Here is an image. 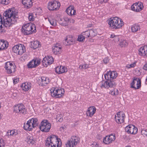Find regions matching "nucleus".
I'll return each instance as SVG.
<instances>
[{"label": "nucleus", "instance_id": "obj_23", "mask_svg": "<svg viewBox=\"0 0 147 147\" xmlns=\"http://www.w3.org/2000/svg\"><path fill=\"white\" fill-rule=\"evenodd\" d=\"M64 44L65 45H72L74 43V39L71 36H69L65 39L63 42Z\"/></svg>", "mask_w": 147, "mask_h": 147}, {"label": "nucleus", "instance_id": "obj_13", "mask_svg": "<svg viewBox=\"0 0 147 147\" xmlns=\"http://www.w3.org/2000/svg\"><path fill=\"white\" fill-rule=\"evenodd\" d=\"M125 117V115L123 112L121 111L117 112L115 115V119L117 123L121 124L124 122Z\"/></svg>", "mask_w": 147, "mask_h": 147}, {"label": "nucleus", "instance_id": "obj_6", "mask_svg": "<svg viewBox=\"0 0 147 147\" xmlns=\"http://www.w3.org/2000/svg\"><path fill=\"white\" fill-rule=\"evenodd\" d=\"M4 68L7 73L8 74L13 75L16 71V66L9 61L5 63Z\"/></svg>", "mask_w": 147, "mask_h": 147}, {"label": "nucleus", "instance_id": "obj_41", "mask_svg": "<svg viewBox=\"0 0 147 147\" xmlns=\"http://www.w3.org/2000/svg\"><path fill=\"white\" fill-rule=\"evenodd\" d=\"M85 38V36L83 35V32H82L81 35L78 36V40L79 41H82Z\"/></svg>", "mask_w": 147, "mask_h": 147}, {"label": "nucleus", "instance_id": "obj_45", "mask_svg": "<svg viewBox=\"0 0 147 147\" xmlns=\"http://www.w3.org/2000/svg\"><path fill=\"white\" fill-rule=\"evenodd\" d=\"M141 133L144 136H147V130H142L141 131Z\"/></svg>", "mask_w": 147, "mask_h": 147}, {"label": "nucleus", "instance_id": "obj_46", "mask_svg": "<svg viewBox=\"0 0 147 147\" xmlns=\"http://www.w3.org/2000/svg\"><path fill=\"white\" fill-rule=\"evenodd\" d=\"M61 66L57 67L55 69V72L58 74H60Z\"/></svg>", "mask_w": 147, "mask_h": 147}, {"label": "nucleus", "instance_id": "obj_21", "mask_svg": "<svg viewBox=\"0 0 147 147\" xmlns=\"http://www.w3.org/2000/svg\"><path fill=\"white\" fill-rule=\"evenodd\" d=\"M74 20L73 19H69L67 18H65L64 19H61L59 22L61 25L63 26H65L69 23H70L71 22L72 23H74Z\"/></svg>", "mask_w": 147, "mask_h": 147}, {"label": "nucleus", "instance_id": "obj_34", "mask_svg": "<svg viewBox=\"0 0 147 147\" xmlns=\"http://www.w3.org/2000/svg\"><path fill=\"white\" fill-rule=\"evenodd\" d=\"M140 26L137 24L133 25L131 27L132 31L133 32H137L140 30Z\"/></svg>", "mask_w": 147, "mask_h": 147}, {"label": "nucleus", "instance_id": "obj_53", "mask_svg": "<svg viewBox=\"0 0 147 147\" xmlns=\"http://www.w3.org/2000/svg\"><path fill=\"white\" fill-rule=\"evenodd\" d=\"M110 38H118V36H116L114 34H113L111 35Z\"/></svg>", "mask_w": 147, "mask_h": 147}, {"label": "nucleus", "instance_id": "obj_56", "mask_svg": "<svg viewBox=\"0 0 147 147\" xmlns=\"http://www.w3.org/2000/svg\"><path fill=\"white\" fill-rule=\"evenodd\" d=\"M61 118V116H60V115H58L57 117V119L58 121V119H60Z\"/></svg>", "mask_w": 147, "mask_h": 147}, {"label": "nucleus", "instance_id": "obj_64", "mask_svg": "<svg viewBox=\"0 0 147 147\" xmlns=\"http://www.w3.org/2000/svg\"><path fill=\"white\" fill-rule=\"evenodd\" d=\"M62 90H63V92H64V91H63V89H62Z\"/></svg>", "mask_w": 147, "mask_h": 147}, {"label": "nucleus", "instance_id": "obj_17", "mask_svg": "<svg viewBox=\"0 0 147 147\" xmlns=\"http://www.w3.org/2000/svg\"><path fill=\"white\" fill-rule=\"evenodd\" d=\"M97 33L96 30L90 29L83 32V35L85 36L86 38H92L95 36Z\"/></svg>", "mask_w": 147, "mask_h": 147}, {"label": "nucleus", "instance_id": "obj_8", "mask_svg": "<svg viewBox=\"0 0 147 147\" xmlns=\"http://www.w3.org/2000/svg\"><path fill=\"white\" fill-rule=\"evenodd\" d=\"M117 76V73L116 71H107V73L104 75L105 79L109 82H112L115 81L114 79H115Z\"/></svg>", "mask_w": 147, "mask_h": 147}, {"label": "nucleus", "instance_id": "obj_58", "mask_svg": "<svg viewBox=\"0 0 147 147\" xmlns=\"http://www.w3.org/2000/svg\"><path fill=\"white\" fill-rule=\"evenodd\" d=\"M114 39H115V40L117 41H119V40L118 36V38H114Z\"/></svg>", "mask_w": 147, "mask_h": 147}, {"label": "nucleus", "instance_id": "obj_51", "mask_svg": "<svg viewBox=\"0 0 147 147\" xmlns=\"http://www.w3.org/2000/svg\"><path fill=\"white\" fill-rule=\"evenodd\" d=\"M27 66L29 68H35L32 65V64H30V62L27 64Z\"/></svg>", "mask_w": 147, "mask_h": 147}, {"label": "nucleus", "instance_id": "obj_18", "mask_svg": "<svg viewBox=\"0 0 147 147\" xmlns=\"http://www.w3.org/2000/svg\"><path fill=\"white\" fill-rule=\"evenodd\" d=\"M101 88H108L109 87H113L115 86L116 85V83L115 81H112V82H109L106 80L103 82H102L100 83Z\"/></svg>", "mask_w": 147, "mask_h": 147}, {"label": "nucleus", "instance_id": "obj_31", "mask_svg": "<svg viewBox=\"0 0 147 147\" xmlns=\"http://www.w3.org/2000/svg\"><path fill=\"white\" fill-rule=\"evenodd\" d=\"M22 89L25 91H27L30 89V86L28 83H24L22 84L21 86Z\"/></svg>", "mask_w": 147, "mask_h": 147}, {"label": "nucleus", "instance_id": "obj_42", "mask_svg": "<svg viewBox=\"0 0 147 147\" xmlns=\"http://www.w3.org/2000/svg\"><path fill=\"white\" fill-rule=\"evenodd\" d=\"M47 58L48 61V63L51 65L52 64L54 61V59L53 57L50 56H47Z\"/></svg>", "mask_w": 147, "mask_h": 147}, {"label": "nucleus", "instance_id": "obj_14", "mask_svg": "<svg viewBox=\"0 0 147 147\" xmlns=\"http://www.w3.org/2000/svg\"><path fill=\"white\" fill-rule=\"evenodd\" d=\"M50 91L52 96L55 97L56 98H59L61 97L63 94L61 89L53 88H52Z\"/></svg>", "mask_w": 147, "mask_h": 147}, {"label": "nucleus", "instance_id": "obj_32", "mask_svg": "<svg viewBox=\"0 0 147 147\" xmlns=\"http://www.w3.org/2000/svg\"><path fill=\"white\" fill-rule=\"evenodd\" d=\"M26 141L29 144H33L35 142V141L34 140L33 137L30 136L27 137Z\"/></svg>", "mask_w": 147, "mask_h": 147}, {"label": "nucleus", "instance_id": "obj_54", "mask_svg": "<svg viewBox=\"0 0 147 147\" xmlns=\"http://www.w3.org/2000/svg\"><path fill=\"white\" fill-rule=\"evenodd\" d=\"M83 69H86L89 67V65L87 64H84L83 65Z\"/></svg>", "mask_w": 147, "mask_h": 147}, {"label": "nucleus", "instance_id": "obj_63", "mask_svg": "<svg viewBox=\"0 0 147 147\" xmlns=\"http://www.w3.org/2000/svg\"><path fill=\"white\" fill-rule=\"evenodd\" d=\"M125 147H131L130 146H126Z\"/></svg>", "mask_w": 147, "mask_h": 147}, {"label": "nucleus", "instance_id": "obj_37", "mask_svg": "<svg viewBox=\"0 0 147 147\" xmlns=\"http://www.w3.org/2000/svg\"><path fill=\"white\" fill-rule=\"evenodd\" d=\"M110 140L109 138L108 137V136H107L104 138L103 142L105 144H109L111 143Z\"/></svg>", "mask_w": 147, "mask_h": 147}, {"label": "nucleus", "instance_id": "obj_29", "mask_svg": "<svg viewBox=\"0 0 147 147\" xmlns=\"http://www.w3.org/2000/svg\"><path fill=\"white\" fill-rule=\"evenodd\" d=\"M41 61V60L40 59H33L30 62V64H32V65L35 68L40 64Z\"/></svg>", "mask_w": 147, "mask_h": 147}, {"label": "nucleus", "instance_id": "obj_15", "mask_svg": "<svg viewBox=\"0 0 147 147\" xmlns=\"http://www.w3.org/2000/svg\"><path fill=\"white\" fill-rule=\"evenodd\" d=\"M141 87V81L138 78H134L131 84V87L135 89H138Z\"/></svg>", "mask_w": 147, "mask_h": 147}, {"label": "nucleus", "instance_id": "obj_16", "mask_svg": "<svg viewBox=\"0 0 147 147\" xmlns=\"http://www.w3.org/2000/svg\"><path fill=\"white\" fill-rule=\"evenodd\" d=\"M126 132L127 133L135 134L138 132L137 128L133 125H129L125 128Z\"/></svg>", "mask_w": 147, "mask_h": 147}, {"label": "nucleus", "instance_id": "obj_22", "mask_svg": "<svg viewBox=\"0 0 147 147\" xmlns=\"http://www.w3.org/2000/svg\"><path fill=\"white\" fill-rule=\"evenodd\" d=\"M139 55L144 57H147V45L144 46L139 49Z\"/></svg>", "mask_w": 147, "mask_h": 147}, {"label": "nucleus", "instance_id": "obj_27", "mask_svg": "<svg viewBox=\"0 0 147 147\" xmlns=\"http://www.w3.org/2000/svg\"><path fill=\"white\" fill-rule=\"evenodd\" d=\"M41 81L40 82V84L41 86H46L50 82L49 79L46 77H42L40 78Z\"/></svg>", "mask_w": 147, "mask_h": 147}, {"label": "nucleus", "instance_id": "obj_47", "mask_svg": "<svg viewBox=\"0 0 147 147\" xmlns=\"http://www.w3.org/2000/svg\"><path fill=\"white\" fill-rule=\"evenodd\" d=\"M61 72H60V74L63 73L66 71V69H65V67H63L61 66Z\"/></svg>", "mask_w": 147, "mask_h": 147}, {"label": "nucleus", "instance_id": "obj_60", "mask_svg": "<svg viewBox=\"0 0 147 147\" xmlns=\"http://www.w3.org/2000/svg\"><path fill=\"white\" fill-rule=\"evenodd\" d=\"M79 68L80 69H83V65H80L79 67Z\"/></svg>", "mask_w": 147, "mask_h": 147}, {"label": "nucleus", "instance_id": "obj_50", "mask_svg": "<svg viewBox=\"0 0 147 147\" xmlns=\"http://www.w3.org/2000/svg\"><path fill=\"white\" fill-rule=\"evenodd\" d=\"M4 145L5 144L3 140L2 139H0V147H3Z\"/></svg>", "mask_w": 147, "mask_h": 147}, {"label": "nucleus", "instance_id": "obj_5", "mask_svg": "<svg viewBox=\"0 0 147 147\" xmlns=\"http://www.w3.org/2000/svg\"><path fill=\"white\" fill-rule=\"evenodd\" d=\"M38 124V119L36 118H32L30 119L26 123H24V129L26 130L30 131L32 129L37 126Z\"/></svg>", "mask_w": 147, "mask_h": 147}, {"label": "nucleus", "instance_id": "obj_38", "mask_svg": "<svg viewBox=\"0 0 147 147\" xmlns=\"http://www.w3.org/2000/svg\"><path fill=\"white\" fill-rule=\"evenodd\" d=\"M118 90L117 89H114L113 90H110L109 94L113 96L117 95L118 94Z\"/></svg>", "mask_w": 147, "mask_h": 147}, {"label": "nucleus", "instance_id": "obj_40", "mask_svg": "<svg viewBox=\"0 0 147 147\" xmlns=\"http://www.w3.org/2000/svg\"><path fill=\"white\" fill-rule=\"evenodd\" d=\"M107 136L109 138L111 143L114 141L115 139V136L114 134H112Z\"/></svg>", "mask_w": 147, "mask_h": 147}, {"label": "nucleus", "instance_id": "obj_30", "mask_svg": "<svg viewBox=\"0 0 147 147\" xmlns=\"http://www.w3.org/2000/svg\"><path fill=\"white\" fill-rule=\"evenodd\" d=\"M18 132L17 130L13 129L11 130H9L7 132L6 135L7 136H15L18 135Z\"/></svg>", "mask_w": 147, "mask_h": 147}, {"label": "nucleus", "instance_id": "obj_33", "mask_svg": "<svg viewBox=\"0 0 147 147\" xmlns=\"http://www.w3.org/2000/svg\"><path fill=\"white\" fill-rule=\"evenodd\" d=\"M40 42L38 41H33L31 44V47L34 49H35L39 47Z\"/></svg>", "mask_w": 147, "mask_h": 147}, {"label": "nucleus", "instance_id": "obj_11", "mask_svg": "<svg viewBox=\"0 0 147 147\" xmlns=\"http://www.w3.org/2000/svg\"><path fill=\"white\" fill-rule=\"evenodd\" d=\"M79 139L76 136H73L68 140L65 144L66 147H74L79 142Z\"/></svg>", "mask_w": 147, "mask_h": 147}, {"label": "nucleus", "instance_id": "obj_55", "mask_svg": "<svg viewBox=\"0 0 147 147\" xmlns=\"http://www.w3.org/2000/svg\"><path fill=\"white\" fill-rule=\"evenodd\" d=\"M143 69L144 70L147 71V63L144 65Z\"/></svg>", "mask_w": 147, "mask_h": 147}, {"label": "nucleus", "instance_id": "obj_10", "mask_svg": "<svg viewBox=\"0 0 147 147\" xmlns=\"http://www.w3.org/2000/svg\"><path fill=\"white\" fill-rule=\"evenodd\" d=\"M51 126V124L48 122V120H44L41 122L39 127L42 131L48 132L50 130Z\"/></svg>", "mask_w": 147, "mask_h": 147}, {"label": "nucleus", "instance_id": "obj_49", "mask_svg": "<svg viewBox=\"0 0 147 147\" xmlns=\"http://www.w3.org/2000/svg\"><path fill=\"white\" fill-rule=\"evenodd\" d=\"M103 62L105 64H107L108 63H109V59L107 57H106L105 58V59L103 60Z\"/></svg>", "mask_w": 147, "mask_h": 147}, {"label": "nucleus", "instance_id": "obj_7", "mask_svg": "<svg viewBox=\"0 0 147 147\" xmlns=\"http://www.w3.org/2000/svg\"><path fill=\"white\" fill-rule=\"evenodd\" d=\"M14 53L18 55H21L26 51L24 45L21 44L14 46L12 49Z\"/></svg>", "mask_w": 147, "mask_h": 147}, {"label": "nucleus", "instance_id": "obj_26", "mask_svg": "<svg viewBox=\"0 0 147 147\" xmlns=\"http://www.w3.org/2000/svg\"><path fill=\"white\" fill-rule=\"evenodd\" d=\"M8 45L7 41L1 40L0 41V51L6 49L8 47Z\"/></svg>", "mask_w": 147, "mask_h": 147}, {"label": "nucleus", "instance_id": "obj_25", "mask_svg": "<svg viewBox=\"0 0 147 147\" xmlns=\"http://www.w3.org/2000/svg\"><path fill=\"white\" fill-rule=\"evenodd\" d=\"M74 8L73 6H70L66 9V12L69 16L75 15L76 14V11Z\"/></svg>", "mask_w": 147, "mask_h": 147}, {"label": "nucleus", "instance_id": "obj_39", "mask_svg": "<svg viewBox=\"0 0 147 147\" xmlns=\"http://www.w3.org/2000/svg\"><path fill=\"white\" fill-rule=\"evenodd\" d=\"M48 19L49 21L52 25L55 26L57 25V22L56 20L49 18H48Z\"/></svg>", "mask_w": 147, "mask_h": 147}, {"label": "nucleus", "instance_id": "obj_4", "mask_svg": "<svg viewBox=\"0 0 147 147\" xmlns=\"http://www.w3.org/2000/svg\"><path fill=\"white\" fill-rule=\"evenodd\" d=\"M36 31V27L34 24L28 23L25 24L22 27V32L24 35H29Z\"/></svg>", "mask_w": 147, "mask_h": 147}, {"label": "nucleus", "instance_id": "obj_1", "mask_svg": "<svg viewBox=\"0 0 147 147\" xmlns=\"http://www.w3.org/2000/svg\"><path fill=\"white\" fill-rule=\"evenodd\" d=\"M3 20L0 14V30L2 28V25L6 27H9L12 25L16 23L18 19V16L16 12L9 9L6 11L4 13Z\"/></svg>", "mask_w": 147, "mask_h": 147}, {"label": "nucleus", "instance_id": "obj_36", "mask_svg": "<svg viewBox=\"0 0 147 147\" xmlns=\"http://www.w3.org/2000/svg\"><path fill=\"white\" fill-rule=\"evenodd\" d=\"M128 44V42L127 40H123L121 41L119 44V45L121 47H125Z\"/></svg>", "mask_w": 147, "mask_h": 147}, {"label": "nucleus", "instance_id": "obj_28", "mask_svg": "<svg viewBox=\"0 0 147 147\" xmlns=\"http://www.w3.org/2000/svg\"><path fill=\"white\" fill-rule=\"evenodd\" d=\"M22 3L25 5L27 8L31 7L32 5V0H22Z\"/></svg>", "mask_w": 147, "mask_h": 147}, {"label": "nucleus", "instance_id": "obj_43", "mask_svg": "<svg viewBox=\"0 0 147 147\" xmlns=\"http://www.w3.org/2000/svg\"><path fill=\"white\" fill-rule=\"evenodd\" d=\"M9 0H0V4H2L5 5L9 4Z\"/></svg>", "mask_w": 147, "mask_h": 147}, {"label": "nucleus", "instance_id": "obj_24", "mask_svg": "<svg viewBox=\"0 0 147 147\" xmlns=\"http://www.w3.org/2000/svg\"><path fill=\"white\" fill-rule=\"evenodd\" d=\"M96 108L94 106L90 107L86 111V115L90 117H92L95 113Z\"/></svg>", "mask_w": 147, "mask_h": 147}, {"label": "nucleus", "instance_id": "obj_57", "mask_svg": "<svg viewBox=\"0 0 147 147\" xmlns=\"http://www.w3.org/2000/svg\"><path fill=\"white\" fill-rule=\"evenodd\" d=\"M92 144L93 145H95L94 146H93V147H98V145L96 144V143H94Z\"/></svg>", "mask_w": 147, "mask_h": 147}, {"label": "nucleus", "instance_id": "obj_62", "mask_svg": "<svg viewBox=\"0 0 147 147\" xmlns=\"http://www.w3.org/2000/svg\"><path fill=\"white\" fill-rule=\"evenodd\" d=\"M1 114H0V119H1Z\"/></svg>", "mask_w": 147, "mask_h": 147}, {"label": "nucleus", "instance_id": "obj_52", "mask_svg": "<svg viewBox=\"0 0 147 147\" xmlns=\"http://www.w3.org/2000/svg\"><path fill=\"white\" fill-rule=\"evenodd\" d=\"M136 65V63H134L132 64H131L128 66V67L129 68L134 67Z\"/></svg>", "mask_w": 147, "mask_h": 147}, {"label": "nucleus", "instance_id": "obj_20", "mask_svg": "<svg viewBox=\"0 0 147 147\" xmlns=\"http://www.w3.org/2000/svg\"><path fill=\"white\" fill-rule=\"evenodd\" d=\"M143 7L142 4L140 3H135L131 6V10L136 12H138L142 9Z\"/></svg>", "mask_w": 147, "mask_h": 147}, {"label": "nucleus", "instance_id": "obj_35", "mask_svg": "<svg viewBox=\"0 0 147 147\" xmlns=\"http://www.w3.org/2000/svg\"><path fill=\"white\" fill-rule=\"evenodd\" d=\"M48 62L47 57H45L42 61V65L45 67H47L48 65H50Z\"/></svg>", "mask_w": 147, "mask_h": 147}, {"label": "nucleus", "instance_id": "obj_59", "mask_svg": "<svg viewBox=\"0 0 147 147\" xmlns=\"http://www.w3.org/2000/svg\"><path fill=\"white\" fill-rule=\"evenodd\" d=\"M103 3V2L105 3L107 1V0H100Z\"/></svg>", "mask_w": 147, "mask_h": 147}, {"label": "nucleus", "instance_id": "obj_9", "mask_svg": "<svg viewBox=\"0 0 147 147\" xmlns=\"http://www.w3.org/2000/svg\"><path fill=\"white\" fill-rule=\"evenodd\" d=\"M13 111L20 114H25L26 113V109L23 104H19L13 107Z\"/></svg>", "mask_w": 147, "mask_h": 147}, {"label": "nucleus", "instance_id": "obj_3", "mask_svg": "<svg viewBox=\"0 0 147 147\" xmlns=\"http://www.w3.org/2000/svg\"><path fill=\"white\" fill-rule=\"evenodd\" d=\"M46 146L47 147H60L61 142L60 139L57 136L52 135L49 136L46 140Z\"/></svg>", "mask_w": 147, "mask_h": 147}, {"label": "nucleus", "instance_id": "obj_19", "mask_svg": "<svg viewBox=\"0 0 147 147\" xmlns=\"http://www.w3.org/2000/svg\"><path fill=\"white\" fill-rule=\"evenodd\" d=\"M52 48L53 52L55 55L60 54L62 52V46L59 43L54 44Z\"/></svg>", "mask_w": 147, "mask_h": 147}, {"label": "nucleus", "instance_id": "obj_44", "mask_svg": "<svg viewBox=\"0 0 147 147\" xmlns=\"http://www.w3.org/2000/svg\"><path fill=\"white\" fill-rule=\"evenodd\" d=\"M28 19L29 20L32 21L34 20V17L33 16L32 13H31L29 14Z\"/></svg>", "mask_w": 147, "mask_h": 147}, {"label": "nucleus", "instance_id": "obj_48", "mask_svg": "<svg viewBox=\"0 0 147 147\" xmlns=\"http://www.w3.org/2000/svg\"><path fill=\"white\" fill-rule=\"evenodd\" d=\"M19 81V79L18 78H15L13 79V84H16Z\"/></svg>", "mask_w": 147, "mask_h": 147}, {"label": "nucleus", "instance_id": "obj_12", "mask_svg": "<svg viewBox=\"0 0 147 147\" xmlns=\"http://www.w3.org/2000/svg\"><path fill=\"white\" fill-rule=\"evenodd\" d=\"M60 3L56 1L49 2L48 4V8L51 11H56L59 9Z\"/></svg>", "mask_w": 147, "mask_h": 147}, {"label": "nucleus", "instance_id": "obj_61", "mask_svg": "<svg viewBox=\"0 0 147 147\" xmlns=\"http://www.w3.org/2000/svg\"><path fill=\"white\" fill-rule=\"evenodd\" d=\"M63 121V119L62 118H61V119H58V121H59V122H61L62 121Z\"/></svg>", "mask_w": 147, "mask_h": 147}, {"label": "nucleus", "instance_id": "obj_2", "mask_svg": "<svg viewBox=\"0 0 147 147\" xmlns=\"http://www.w3.org/2000/svg\"><path fill=\"white\" fill-rule=\"evenodd\" d=\"M107 22L111 29H119L123 25V21L121 19L117 17L109 18Z\"/></svg>", "mask_w": 147, "mask_h": 147}]
</instances>
